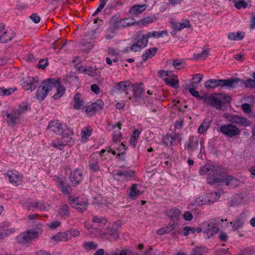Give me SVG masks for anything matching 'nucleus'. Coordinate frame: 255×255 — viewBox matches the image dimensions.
<instances>
[{
  "instance_id": "obj_1",
  "label": "nucleus",
  "mask_w": 255,
  "mask_h": 255,
  "mask_svg": "<svg viewBox=\"0 0 255 255\" xmlns=\"http://www.w3.org/2000/svg\"><path fill=\"white\" fill-rule=\"evenodd\" d=\"M66 88L60 78H48L44 80L39 87L38 92L42 96L53 95L62 96L65 93Z\"/></svg>"
},
{
  "instance_id": "obj_2",
  "label": "nucleus",
  "mask_w": 255,
  "mask_h": 255,
  "mask_svg": "<svg viewBox=\"0 0 255 255\" xmlns=\"http://www.w3.org/2000/svg\"><path fill=\"white\" fill-rule=\"evenodd\" d=\"M198 100H203L207 106L215 107L217 109L224 110L225 104L230 102L231 97H196Z\"/></svg>"
},
{
  "instance_id": "obj_3",
  "label": "nucleus",
  "mask_w": 255,
  "mask_h": 255,
  "mask_svg": "<svg viewBox=\"0 0 255 255\" xmlns=\"http://www.w3.org/2000/svg\"><path fill=\"white\" fill-rule=\"evenodd\" d=\"M233 84V81H231V78L227 79H211L206 81L204 85L208 91H210L217 88L231 90V86Z\"/></svg>"
},
{
  "instance_id": "obj_4",
  "label": "nucleus",
  "mask_w": 255,
  "mask_h": 255,
  "mask_svg": "<svg viewBox=\"0 0 255 255\" xmlns=\"http://www.w3.org/2000/svg\"><path fill=\"white\" fill-rule=\"evenodd\" d=\"M42 226L41 224H38L35 228L20 234L16 237L17 241L19 243H25L34 240L39 234H41Z\"/></svg>"
},
{
  "instance_id": "obj_5",
  "label": "nucleus",
  "mask_w": 255,
  "mask_h": 255,
  "mask_svg": "<svg viewBox=\"0 0 255 255\" xmlns=\"http://www.w3.org/2000/svg\"><path fill=\"white\" fill-rule=\"evenodd\" d=\"M48 128L57 134H61L63 139L68 138L69 136L72 135L73 134L72 130L65 125H62L59 123L58 121L49 122Z\"/></svg>"
},
{
  "instance_id": "obj_6",
  "label": "nucleus",
  "mask_w": 255,
  "mask_h": 255,
  "mask_svg": "<svg viewBox=\"0 0 255 255\" xmlns=\"http://www.w3.org/2000/svg\"><path fill=\"white\" fill-rule=\"evenodd\" d=\"M220 197V194L217 192L207 193L204 196L199 197L189 205V208L194 206H200L204 204H210L216 201Z\"/></svg>"
},
{
  "instance_id": "obj_7",
  "label": "nucleus",
  "mask_w": 255,
  "mask_h": 255,
  "mask_svg": "<svg viewBox=\"0 0 255 255\" xmlns=\"http://www.w3.org/2000/svg\"><path fill=\"white\" fill-rule=\"evenodd\" d=\"M148 38L147 34H144L141 31L138 32L134 39V43L130 47V49L134 52L141 50L147 45Z\"/></svg>"
},
{
  "instance_id": "obj_8",
  "label": "nucleus",
  "mask_w": 255,
  "mask_h": 255,
  "mask_svg": "<svg viewBox=\"0 0 255 255\" xmlns=\"http://www.w3.org/2000/svg\"><path fill=\"white\" fill-rule=\"evenodd\" d=\"M203 77V75L201 74L193 75L190 82L185 83L183 85V87L185 89L188 90L192 96H200L199 92L196 89L201 83Z\"/></svg>"
},
{
  "instance_id": "obj_9",
  "label": "nucleus",
  "mask_w": 255,
  "mask_h": 255,
  "mask_svg": "<svg viewBox=\"0 0 255 255\" xmlns=\"http://www.w3.org/2000/svg\"><path fill=\"white\" fill-rule=\"evenodd\" d=\"M68 202L73 208L78 210L80 213H84L87 210L88 205L87 201H81L78 197L73 196L69 197Z\"/></svg>"
},
{
  "instance_id": "obj_10",
  "label": "nucleus",
  "mask_w": 255,
  "mask_h": 255,
  "mask_svg": "<svg viewBox=\"0 0 255 255\" xmlns=\"http://www.w3.org/2000/svg\"><path fill=\"white\" fill-rule=\"evenodd\" d=\"M231 81H233V85L231 86V90L239 86H243L246 88H254L255 87V81L251 78L246 80L239 78H231Z\"/></svg>"
},
{
  "instance_id": "obj_11",
  "label": "nucleus",
  "mask_w": 255,
  "mask_h": 255,
  "mask_svg": "<svg viewBox=\"0 0 255 255\" xmlns=\"http://www.w3.org/2000/svg\"><path fill=\"white\" fill-rule=\"evenodd\" d=\"M220 131L224 135L230 137H233L239 135L240 129L232 124H227L221 127Z\"/></svg>"
},
{
  "instance_id": "obj_12",
  "label": "nucleus",
  "mask_w": 255,
  "mask_h": 255,
  "mask_svg": "<svg viewBox=\"0 0 255 255\" xmlns=\"http://www.w3.org/2000/svg\"><path fill=\"white\" fill-rule=\"evenodd\" d=\"M223 222L224 220L218 218L215 220V223L213 222L208 225L206 230L204 232V234L207 236L208 239L219 232L220 229L216 225Z\"/></svg>"
},
{
  "instance_id": "obj_13",
  "label": "nucleus",
  "mask_w": 255,
  "mask_h": 255,
  "mask_svg": "<svg viewBox=\"0 0 255 255\" xmlns=\"http://www.w3.org/2000/svg\"><path fill=\"white\" fill-rule=\"evenodd\" d=\"M68 138L69 139L67 140L66 138L63 139L62 137L60 139H57L52 142L51 146L59 150H62L65 145L72 146L74 144V141L72 139L71 136H69Z\"/></svg>"
},
{
  "instance_id": "obj_14",
  "label": "nucleus",
  "mask_w": 255,
  "mask_h": 255,
  "mask_svg": "<svg viewBox=\"0 0 255 255\" xmlns=\"http://www.w3.org/2000/svg\"><path fill=\"white\" fill-rule=\"evenodd\" d=\"M104 106L103 102L102 100H98L96 102L92 103L90 105L86 107L85 112L88 115L92 116L95 112L101 110Z\"/></svg>"
},
{
  "instance_id": "obj_15",
  "label": "nucleus",
  "mask_w": 255,
  "mask_h": 255,
  "mask_svg": "<svg viewBox=\"0 0 255 255\" xmlns=\"http://www.w3.org/2000/svg\"><path fill=\"white\" fill-rule=\"evenodd\" d=\"M229 121L233 124L240 125V126L248 127L251 125V123L245 118L236 115H230Z\"/></svg>"
},
{
  "instance_id": "obj_16",
  "label": "nucleus",
  "mask_w": 255,
  "mask_h": 255,
  "mask_svg": "<svg viewBox=\"0 0 255 255\" xmlns=\"http://www.w3.org/2000/svg\"><path fill=\"white\" fill-rule=\"evenodd\" d=\"M37 82V77H29L27 79L23 82L22 86L25 90L33 91L35 90L38 86V84Z\"/></svg>"
},
{
  "instance_id": "obj_17",
  "label": "nucleus",
  "mask_w": 255,
  "mask_h": 255,
  "mask_svg": "<svg viewBox=\"0 0 255 255\" xmlns=\"http://www.w3.org/2000/svg\"><path fill=\"white\" fill-rule=\"evenodd\" d=\"M245 217L246 214L243 213L234 220L230 223V224L232 225V230L233 231H235L243 226L245 223Z\"/></svg>"
},
{
  "instance_id": "obj_18",
  "label": "nucleus",
  "mask_w": 255,
  "mask_h": 255,
  "mask_svg": "<svg viewBox=\"0 0 255 255\" xmlns=\"http://www.w3.org/2000/svg\"><path fill=\"white\" fill-rule=\"evenodd\" d=\"M121 225V222L120 221L115 222L112 227L107 229L106 234L112 236L115 240L118 239L119 238V235L117 231L120 228Z\"/></svg>"
},
{
  "instance_id": "obj_19",
  "label": "nucleus",
  "mask_w": 255,
  "mask_h": 255,
  "mask_svg": "<svg viewBox=\"0 0 255 255\" xmlns=\"http://www.w3.org/2000/svg\"><path fill=\"white\" fill-rule=\"evenodd\" d=\"M135 22V20L134 18H127L115 22L114 27L117 28H122L132 25Z\"/></svg>"
},
{
  "instance_id": "obj_20",
  "label": "nucleus",
  "mask_w": 255,
  "mask_h": 255,
  "mask_svg": "<svg viewBox=\"0 0 255 255\" xmlns=\"http://www.w3.org/2000/svg\"><path fill=\"white\" fill-rule=\"evenodd\" d=\"M5 28V25L3 23H0V43H6L10 41L12 38V35H9L7 31H3Z\"/></svg>"
},
{
  "instance_id": "obj_21",
  "label": "nucleus",
  "mask_w": 255,
  "mask_h": 255,
  "mask_svg": "<svg viewBox=\"0 0 255 255\" xmlns=\"http://www.w3.org/2000/svg\"><path fill=\"white\" fill-rule=\"evenodd\" d=\"M70 178L72 184L77 186L82 181L83 175L81 171L76 169L71 173Z\"/></svg>"
},
{
  "instance_id": "obj_22",
  "label": "nucleus",
  "mask_w": 255,
  "mask_h": 255,
  "mask_svg": "<svg viewBox=\"0 0 255 255\" xmlns=\"http://www.w3.org/2000/svg\"><path fill=\"white\" fill-rule=\"evenodd\" d=\"M187 148L190 152L199 149V143L198 139L196 137H190L187 144Z\"/></svg>"
},
{
  "instance_id": "obj_23",
  "label": "nucleus",
  "mask_w": 255,
  "mask_h": 255,
  "mask_svg": "<svg viewBox=\"0 0 255 255\" xmlns=\"http://www.w3.org/2000/svg\"><path fill=\"white\" fill-rule=\"evenodd\" d=\"M131 84L129 81H122L115 86V90L119 92L124 91L125 94H128V91L130 90Z\"/></svg>"
},
{
  "instance_id": "obj_24",
  "label": "nucleus",
  "mask_w": 255,
  "mask_h": 255,
  "mask_svg": "<svg viewBox=\"0 0 255 255\" xmlns=\"http://www.w3.org/2000/svg\"><path fill=\"white\" fill-rule=\"evenodd\" d=\"M191 25L189 20L186 19H183L181 21L172 23V27L173 29L179 31L184 28L190 27Z\"/></svg>"
},
{
  "instance_id": "obj_25",
  "label": "nucleus",
  "mask_w": 255,
  "mask_h": 255,
  "mask_svg": "<svg viewBox=\"0 0 255 255\" xmlns=\"http://www.w3.org/2000/svg\"><path fill=\"white\" fill-rule=\"evenodd\" d=\"M181 212L176 208H173L168 212V216L173 223H177L180 218Z\"/></svg>"
},
{
  "instance_id": "obj_26",
  "label": "nucleus",
  "mask_w": 255,
  "mask_h": 255,
  "mask_svg": "<svg viewBox=\"0 0 255 255\" xmlns=\"http://www.w3.org/2000/svg\"><path fill=\"white\" fill-rule=\"evenodd\" d=\"M105 255H138L137 254L131 251L128 249L123 248L117 249L115 252L107 253Z\"/></svg>"
},
{
  "instance_id": "obj_27",
  "label": "nucleus",
  "mask_w": 255,
  "mask_h": 255,
  "mask_svg": "<svg viewBox=\"0 0 255 255\" xmlns=\"http://www.w3.org/2000/svg\"><path fill=\"white\" fill-rule=\"evenodd\" d=\"M69 239L68 231H66L64 233L59 232L55 235H53L51 237V240L55 242H65Z\"/></svg>"
},
{
  "instance_id": "obj_28",
  "label": "nucleus",
  "mask_w": 255,
  "mask_h": 255,
  "mask_svg": "<svg viewBox=\"0 0 255 255\" xmlns=\"http://www.w3.org/2000/svg\"><path fill=\"white\" fill-rule=\"evenodd\" d=\"M31 108L27 102H23L19 104L17 108L14 109L13 111L17 114L18 115L20 116L22 114L25 113L26 111H30Z\"/></svg>"
},
{
  "instance_id": "obj_29",
  "label": "nucleus",
  "mask_w": 255,
  "mask_h": 255,
  "mask_svg": "<svg viewBox=\"0 0 255 255\" xmlns=\"http://www.w3.org/2000/svg\"><path fill=\"white\" fill-rule=\"evenodd\" d=\"M166 83L171 87L177 89L179 87V81L177 76L174 75L164 79Z\"/></svg>"
},
{
  "instance_id": "obj_30",
  "label": "nucleus",
  "mask_w": 255,
  "mask_h": 255,
  "mask_svg": "<svg viewBox=\"0 0 255 255\" xmlns=\"http://www.w3.org/2000/svg\"><path fill=\"white\" fill-rule=\"evenodd\" d=\"M146 8L145 4L143 5H134L131 7L129 10L130 14L134 15H137L138 14L141 13L144 11Z\"/></svg>"
},
{
  "instance_id": "obj_31",
  "label": "nucleus",
  "mask_w": 255,
  "mask_h": 255,
  "mask_svg": "<svg viewBox=\"0 0 255 255\" xmlns=\"http://www.w3.org/2000/svg\"><path fill=\"white\" fill-rule=\"evenodd\" d=\"M7 175L9 177V182L13 185H18L21 180L20 177L11 171H8Z\"/></svg>"
},
{
  "instance_id": "obj_32",
  "label": "nucleus",
  "mask_w": 255,
  "mask_h": 255,
  "mask_svg": "<svg viewBox=\"0 0 255 255\" xmlns=\"http://www.w3.org/2000/svg\"><path fill=\"white\" fill-rule=\"evenodd\" d=\"M244 34L245 33L239 31L237 32H230L228 34V38L230 40L238 41L244 38Z\"/></svg>"
},
{
  "instance_id": "obj_33",
  "label": "nucleus",
  "mask_w": 255,
  "mask_h": 255,
  "mask_svg": "<svg viewBox=\"0 0 255 255\" xmlns=\"http://www.w3.org/2000/svg\"><path fill=\"white\" fill-rule=\"evenodd\" d=\"M6 116L7 118L9 119V120H7L8 125L12 127L15 125L16 121L18 120L20 117L13 110V113H7Z\"/></svg>"
},
{
  "instance_id": "obj_34",
  "label": "nucleus",
  "mask_w": 255,
  "mask_h": 255,
  "mask_svg": "<svg viewBox=\"0 0 255 255\" xmlns=\"http://www.w3.org/2000/svg\"><path fill=\"white\" fill-rule=\"evenodd\" d=\"M142 84L133 85L131 84L130 90L133 92V96H140L144 93V90L142 87Z\"/></svg>"
},
{
  "instance_id": "obj_35",
  "label": "nucleus",
  "mask_w": 255,
  "mask_h": 255,
  "mask_svg": "<svg viewBox=\"0 0 255 255\" xmlns=\"http://www.w3.org/2000/svg\"><path fill=\"white\" fill-rule=\"evenodd\" d=\"M73 107L75 110H79L82 108H84L86 107V103L79 97H74Z\"/></svg>"
},
{
  "instance_id": "obj_36",
  "label": "nucleus",
  "mask_w": 255,
  "mask_h": 255,
  "mask_svg": "<svg viewBox=\"0 0 255 255\" xmlns=\"http://www.w3.org/2000/svg\"><path fill=\"white\" fill-rule=\"evenodd\" d=\"M224 180L225 184L227 186L232 185L237 186L238 185V179L233 176L226 175Z\"/></svg>"
},
{
  "instance_id": "obj_37",
  "label": "nucleus",
  "mask_w": 255,
  "mask_h": 255,
  "mask_svg": "<svg viewBox=\"0 0 255 255\" xmlns=\"http://www.w3.org/2000/svg\"><path fill=\"white\" fill-rule=\"evenodd\" d=\"M140 194L141 193L139 190L137 189V184H133L130 187V192L128 194V197L130 198L134 199Z\"/></svg>"
},
{
  "instance_id": "obj_38",
  "label": "nucleus",
  "mask_w": 255,
  "mask_h": 255,
  "mask_svg": "<svg viewBox=\"0 0 255 255\" xmlns=\"http://www.w3.org/2000/svg\"><path fill=\"white\" fill-rule=\"evenodd\" d=\"M59 214L63 217H68L70 215L69 207L68 205H61L59 209Z\"/></svg>"
},
{
  "instance_id": "obj_39",
  "label": "nucleus",
  "mask_w": 255,
  "mask_h": 255,
  "mask_svg": "<svg viewBox=\"0 0 255 255\" xmlns=\"http://www.w3.org/2000/svg\"><path fill=\"white\" fill-rule=\"evenodd\" d=\"M221 171L220 168L217 166L211 165V167L209 170L208 172L207 173L209 178H213L215 175H217L220 174Z\"/></svg>"
},
{
  "instance_id": "obj_40",
  "label": "nucleus",
  "mask_w": 255,
  "mask_h": 255,
  "mask_svg": "<svg viewBox=\"0 0 255 255\" xmlns=\"http://www.w3.org/2000/svg\"><path fill=\"white\" fill-rule=\"evenodd\" d=\"M115 175L119 176H124L126 178H132L134 176V172L132 170L117 171Z\"/></svg>"
},
{
  "instance_id": "obj_41",
  "label": "nucleus",
  "mask_w": 255,
  "mask_h": 255,
  "mask_svg": "<svg viewBox=\"0 0 255 255\" xmlns=\"http://www.w3.org/2000/svg\"><path fill=\"white\" fill-rule=\"evenodd\" d=\"M61 191L65 194H69L72 191V189L70 185H69L64 181H60Z\"/></svg>"
},
{
  "instance_id": "obj_42",
  "label": "nucleus",
  "mask_w": 255,
  "mask_h": 255,
  "mask_svg": "<svg viewBox=\"0 0 255 255\" xmlns=\"http://www.w3.org/2000/svg\"><path fill=\"white\" fill-rule=\"evenodd\" d=\"M17 91L16 87L5 89L4 87L0 88V95L2 94L3 96H8L13 94L15 91Z\"/></svg>"
},
{
  "instance_id": "obj_43",
  "label": "nucleus",
  "mask_w": 255,
  "mask_h": 255,
  "mask_svg": "<svg viewBox=\"0 0 255 255\" xmlns=\"http://www.w3.org/2000/svg\"><path fill=\"white\" fill-rule=\"evenodd\" d=\"M225 178V176H221L220 177H217L214 176L212 178H207V180L208 183H220V184H222L223 183H225V180H224Z\"/></svg>"
},
{
  "instance_id": "obj_44",
  "label": "nucleus",
  "mask_w": 255,
  "mask_h": 255,
  "mask_svg": "<svg viewBox=\"0 0 255 255\" xmlns=\"http://www.w3.org/2000/svg\"><path fill=\"white\" fill-rule=\"evenodd\" d=\"M81 44L83 49L85 50L92 49L94 46V41L88 42L86 39L82 40Z\"/></svg>"
},
{
  "instance_id": "obj_45",
  "label": "nucleus",
  "mask_w": 255,
  "mask_h": 255,
  "mask_svg": "<svg viewBox=\"0 0 255 255\" xmlns=\"http://www.w3.org/2000/svg\"><path fill=\"white\" fill-rule=\"evenodd\" d=\"M234 6L238 9L242 8H246L247 6V3L244 0H233Z\"/></svg>"
},
{
  "instance_id": "obj_46",
  "label": "nucleus",
  "mask_w": 255,
  "mask_h": 255,
  "mask_svg": "<svg viewBox=\"0 0 255 255\" xmlns=\"http://www.w3.org/2000/svg\"><path fill=\"white\" fill-rule=\"evenodd\" d=\"M164 34H165L166 35H167V31L166 30H163L162 31H154L148 32L147 35L149 38L151 37L159 38L161 37Z\"/></svg>"
},
{
  "instance_id": "obj_47",
  "label": "nucleus",
  "mask_w": 255,
  "mask_h": 255,
  "mask_svg": "<svg viewBox=\"0 0 255 255\" xmlns=\"http://www.w3.org/2000/svg\"><path fill=\"white\" fill-rule=\"evenodd\" d=\"M156 19V18L155 16H148L142 19H141L139 22V24H141L143 25H145L146 24H148L149 23H150L151 22H153L155 21Z\"/></svg>"
},
{
  "instance_id": "obj_48",
  "label": "nucleus",
  "mask_w": 255,
  "mask_h": 255,
  "mask_svg": "<svg viewBox=\"0 0 255 255\" xmlns=\"http://www.w3.org/2000/svg\"><path fill=\"white\" fill-rule=\"evenodd\" d=\"M89 167L94 172L98 171L99 169L98 161L97 159H92L89 162Z\"/></svg>"
},
{
  "instance_id": "obj_49",
  "label": "nucleus",
  "mask_w": 255,
  "mask_h": 255,
  "mask_svg": "<svg viewBox=\"0 0 255 255\" xmlns=\"http://www.w3.org/2000/svg\"><path fill=\"white\" fill-rule=\"evenodd\" d=\"M170 135L171 145L175 144L176 141L177 142H181L182 138L179 133H172Z\"/></svg>"
},
{
  "instance_id": "obj_50",
  "label": "nucleus",
  "mask_w": 255,
  "mask_h": 255,
  "mask_svg": "<svg viewBox=\"0 0 255 255\" xmlns=\"http://www.w3.org/2000/svg\"><path fill=\"white\" fill-rule=\"evenodd\" d=\"M84 247L86 250H95L97 248L98 245L94 242H86L84 243Z\"/></svg>"
},
{
  "instance_id": "obj_51",
  "label": "nucleus",
  "mask_w": 255,
  "mask_h": 255,
  "mask_svg": "<svg viewBox=\"0 0 255 255\" xmlns=\"http://www.w3.org/2000/svg\"><path fill=\"white\" fill-rule=\"evenodd\" d=\"M143 255H165V254L162 252L158 254L156 251L153 252V248L152 247H150L149 249L145 252Z\"/></svg>"
},
{
  "instance_id": "obj_52",
  "label": "nucleus",
  "mask_w": 255,
  "mask_h": 255,
  "mask_svg": "<svg viewBox=\"0 0 255 255\" xmlns=\"http://www.w3.org/2000/svg\"><path fill=\"white\" fill-rule=\"evenodd\" d=\"M255 254L253 249L248 248L242 250L239 255H255Z\"/></svg>"
},
{
  "instance_id": "obj_53",
  "label": "nucleus",
  "mask_w": 255,
  "mask_h": 255,
  "mask_svg": "<svg viewBox=\"0 0 255 255\" xmlns=\"http://www.w3.org/2000/svg\"><path fill=\"white\" fill-rule=\"evenodd\" d=\"M211 167V164H206L205 165L200 168L199 172L201 175L207 174L208 172L209 169Z\"/></svg>"
},
{
  "instance_id": "obj_54",
  "label": "nucleus",
  "mask_w": 255,
  "mask_h": 255,
  "mask_svg": "<svg viewBox=\"0 0 255 255\" xmlns=\"http://www.w3.org/2000/svg\"><path fill=\"white\" fill-rule=\"evenodd\" d=\"M177 225V223H170L168 226L164 227L163 228L167 234L169 233L170 231H173Z\"/></svg>"
},
{
  "instance_id": "obj_55",
  "label": "nucleus",
  "mask_w": 255,
  "mask_h": 255,
  "mask_svg": "<svg viewBox=\"0 0 255 255\" xmlns=\"http://www.w3.org/2000/svg\"><path fill=\"white\" fill-rule=\"evenodd\" d=\"M209 50H204L203 51H202L201 53H199L197 54V55L195 56V58L197 59H205L206 57H207V56L209 54Z\"/></svg>"
},
{
  "instance_id": "obj_56",
  "label": "nucleus",
  "mask_w": 255,
  "mask_h": 255,
  "mask_svg": "<svg viewBox=\"0 0 255 255\" xmlns=\"http://www.w3.org/2000/svg\"><path fill=\"white\" fill-rule=\"evenodd\" d=\"M209 127V124L208 123H204L201 124L198 129V131L200 133H203L204 131L207 130Z\"/></svg>"
},
{
  "instance_id": "obj_57",
  "label": "nucleus",
  "mask_w": 255,
  "mask_h": 255,
  "mask_svg": "<svg viewBox=\"0 0 255 255\" xmlns=\"http://www.w3.org/2000/svg\"><path fill=\"white\" fill-rule=\"evenodd\" d=\"M93 222L96 223H103L106 224L107 222V220L104 218H99L97 216H94L93 217Z\"/></svg>"
},
{
  "instance_id": "obj_58",
  "label": "nucleus",
  "mask_w": 255,
  "mask_h": 255,
  "mask_svg": "<svg viewBox=\"0 0 255 255\" xmlns=\"http://www.w3.org/2000/svg\"><path fill=\"white\" fill-rule=\"evenodd\" d=\"M219 238L221 242H225L228 240L227 234L223 231H221L219 235Z\"/></svg>"
},
{
  "instance_id": "obj_59",
  "label": "nucleus",
  "mask_w": 255,
  "mask_h": 255,
  "mask_svg": "<svg viewBox=\"0 0 255 255\" xmlns=\"http://www.w3.org/2000/svg\"><path fill=\"white\" fill-rule=\"evenodd\" d=\"M48 65V63L47 60L45 62L43 59H41L39 61L37 66L39 68L44 69Z\"/></svg>"
},
{
  "instance_id": "obj_60",
  "label": "nucleus",
  "mask_w": 255,
  "mask_h": 255,
  "mask_svg": "<svg viewBox=\"0 0 255 255\" xmlns=\"http://www.w3.org/2000/svg\"><path fill=\"white\" fill-rule=\"evenodd\" d=\"M61 225V222L58 221L53 222L48 224V227L51 229H55Z\"/></svg>"
},
{
  "instance_id": "obj_61",
  "label": "nucleus",
  "mask_w": 255,
  "mask_h": 255,
  "mask_svg": "<svg viewBox=\"0 0 255 255\" xmlns=\"http://www.w3.org/2000/svg\"><path fill=\"white\" fill-rule=\"evenodd\" d=\"M162 142H163V144H164L165 145H168L169 144L171 145L170 135L166 134L163 138Z\"/></svg>"
},
{
  "instance_id": "obj_62",
  "label": "nucleus",
  "mask_w": 255,
  "mask_h": 255,
  "mask_svg": "<svg viewBox=\"0 0 255 255\" xmlns=\"http://www.w3.org/2000/svg\"><path fill=\"white\" fill-rule=\"evenodd\" d=\"M157 48H155V47H153L152 48L147 49L146 52L147 54H148L149 57H152V56L155 55V54L157 52Z\"/></svg>"
},
{
  "instance_id": "obj_63",
  "label": "nucleus",
  "mask_w": 255,
  "mask_h": 255,
  "mask_svg": "<svg viewBox=\"0 0 255 255\" xmlns=\"http://www.w3.org/2000/svg\"><path fill=\"white\" fill-rule=\"evenodd\" d=\"M30 18L35 23L40 21V17L37 13H33L30 16Z\"/></svg>"
},
{
  "instance_id": "obj_64",
  "label": "nucleus",
  "mask_w": 255,
  "mask_h": 255,
  "mask_svg": "<svg viewBox=\"0 0 255 255\" xmlns=\"http://www.w3.org/2000/svg\"><path fill=\"white\" fill-rule=\"evenodd\" d=\"M241 108L246 113H250L251 111V106L248 104H243Z\"/></svg>"
}]
</instances>
